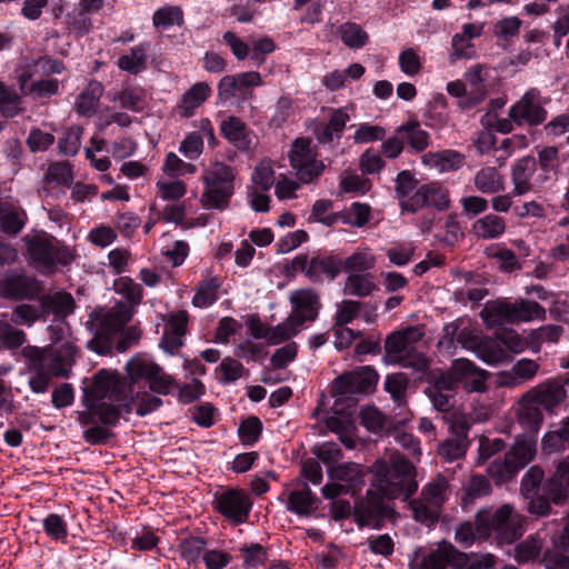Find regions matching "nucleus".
I'll return each mask as SVG.
<instances>
[{
  "instance_id": "nucleus-1",
  "label": "nucleus",
  "mask_w": 569,
  "mask_h": 569,
  "mask_svg": "<svg viewBox=\"0 0 569 569\" xmlns=\"http://www.w3.org/2000/svg\"><path fill=\"white\" fill-rule=\"evenodd\" d=\"M92 395L97 399L116 401L126 413L133 408L138 416H146L162 405V400L146 390H134V383L128 382L119 375L100 370L93 377Z\"/></svg>"
},
{
  "instance_id": "nucleus-2",
  "label": "nucleus",
  "mask_w": 569,
  "mask_h": 569,
  "mask_svg": "<svg viewBox=\"0 0 569 569\" xmlns=\"http://www.w3.org/2000/svg\"><path fill=\"white\" fill-rule=\"evenodd\" d=\"M375 486L389 499L407 500L418 489L416 468L399 452H390L372 466Z\"/></svg>"
},
{
  "instance_id": "nucleus-3",
  "label": "nucleus",
  "mask_w": 569,
  "mask_h": 569,
  "mask_svg": "<svg viewBox=\"0 0 569 569\" xmlns=\"http://www.w3.org/2000/svg\"><path fill=\"white\" fill-rule=\"evenodd\" d=\"M477 532L481 539L495 533L500 545H510L525 533L526 517L510 503L497 509L483 508L476 513Z\"/></svg>"
},
{
  "instance_id": "nucleus-4",
  "label": "nucleus",
  "mask_w": 569,
  "mask_h": 569,
  "mask_svg": "<svg viewBox=\"0 0 569 569\" xmlns=\"http://www.w3.org/2000/svg\"><path fill=\"white\" fill-rule=\"evenodd\" d=\"M536 453V440L529 436H519L506 452L503 460H495L488 466V473L498 483L506 482L530 463Z\"/></svg>"
},
{
  "instance_id": "nucleus-5",
  "label": "nucleus",
  "mask_w": 569,
  "mask_h": 569,
  "mask_svg": "<svg viewBox=\"0 0 569 569\" xmlns=\"http://www.w3.org/2000/svg\"><path fill=\"white\" fill-rule=\"evenodd\" d=\"M378 375L370 367H360L352 372L343 373L332 382L331 393L336 398L335 409L339 411V402L347 400L348 406H355V393L368 392L377 383Z\"/></svg>"
},
{
  "instance_id": "nucleus-6",
  "label": "nucleus",
  "mask_w": 569,
  "mask_h": 569,
  "mask_svg": "<svg viewBox=\"0 0 569 569\" xmlns=\"http://www.w3.org/2000/svg\"><path fill=\"white\" fill-rule=\"evenodd\" d=\"M132 307L118 302L111 308H99L92 311L87 327L96 339L108 338L117 333L132 317Z\"/></svg>"
},
{
  "instance_id": "nucleus-7",
  "label": "nucleus",
  "mask_w": 569,
  "mask_h": 569,
  "mask_svg": "<svg viewBox=\"0 0 569 569\" xmlns=\"http://www.w3.org/2000/svg\"><path fill=\"white\" fill-rule=\"evenodd\" d=\"M126 369L132 383L144 379L150 390L159 395H168L174 387V380L151 359L136 357L127 363Z\"/></svg>"
},
{
  "instance_id": "nucleus-8",
  "label": "nucleus",
  "mask_w": 569,
  "mask_h": 569,
  "mask_svg": "<svg viewBox=\"0 0 569 569\" xmlns=\"http://www.w3.org/2000/svg\"><path fill=\"white\" fill-rule=\"evenodd\" d=\"M289 159L297 178L303 183L315 181L326 168L325 163L317 159L311 141L305 138L292 142Z\"/></svg>"
},
{
  "instance_id": "nucleus-9",
  "label": "nucleus",
  "mask_w": 569,
  "mask_h": 569,
  "mask_svg": "<svg viewBox=\"0 0 569 569\" xmlns=\"http://www.w3.org/2000/svg\"><path fill=\"white\" fill-rule=\"evenodd\" d=\"M26 241L29 257L41 266L67 264L73 259L69 250L60 248L59 242L52 237L38 234L26 238Z\"/></svg>"
},
{
  "instance_id": "nucleus-10",
  "label": "nucleus",
  "mask_w": 569,
  "mask_h": 569,
  "mask_svg": "<svg viewBox=\"0 0 569 569\" xmlns=\"http://www.w3.org/2000/svg\"><path fill=\"white\" fill-rule=\"evenodd\" d=\"M262 83L261 76L256 71L224 76L218 84V97L221 101L232 99L246 100L252 97L251 88Z\"/></svg>"
},
{
  "instance_id": "nucleus-11",
  "label": "nucleus",
  "mask_w": 569,
  "mask_h": 569,
  "mask_svg": "<svg viewBox=\"0 0 569 569\" xmlns=\"http://www.w3.org/2000/svg\"><path fill=\"white\" fill-rule=\"evenodd\" d=\"M508 116L518 126H538L546 120L547 111L541 106L539 92L531 89L509 109Z\"/></svg>"
},
{
  "instance_id": "nucleus-12",
  "label": "nucleus",
  "mask_w": 569,
  "mask_h": 569,
  "mask_svg": "<svg viewBox=\"0 0 569 569\" xmlns=\"http://www.w3.org/2000/svg\"><path fill=\"white\" fill-rule=\"evenodd\" d=\"M463 562V553L449 543H441L429 555L416 553L410 561V569H446L447 566L459 567Z\"/></svg>"
},
{
  "instance_id": "nucleus-13",
  "label": "nucleus",
  "mask_w": 569,
  "mask_h": 569,
  "mask_svg": "<svg viewBox=\"0 0 569 569\" xmlns=\"http://www.w3.org/2000/svg\"><path fill=\"white\" fill-rule=\"evenodd\" d=\"M289 301L292 306L291 316L301 325L306 321H315L321 308L320 295L311 288H301L290 293Z\"/></svg>"
},
{
  "instance_id": "nucleus-14",
  "label": "nucleus",
  "mask_w": 569,
  "mask_h": 569,
  "mask_svg": "<svg viewBox=\"0 0 569 569\" xmlns=\"http://www.w3.org/2000/svg\"><path fill=\"white\" fill-rule=\"evenodd\" d=\"M21 355L27 360L28 370L33 373L29 380V387L36 393L46 392L53 376L44 368L46 355L42 348L27 346L21 350Z\"/></svg>"
},
{
  "instance_id": "nucleus-15",
  "label": "nucleus",
  "mask_w": 569,
  "mask_h": 569,
  "mask_svg": "<svg viewBox=\"0 0 569 569\" xmlns=\"http://www.w3.org/2000/svg\"><path fill=\"white\" fill-rule=\"evenodd\" d=\"M46 355L44 368L53 377H68L74 362L77 349L70 341L42 349Z\"/></svg>"
},
{
  "instance_id": "nucleus-16",
  "label": "nucleus",
  "mask_w": 569,
  "mask_h": 569,
  "mask_svg": "<svg viewBox=\"0 0 569 569\" xmlns=\"http://www.w3.org/2000/svg\"><path fill=\"white\" fill-rule=\"evenodd\" d=\"M2 292L12 298H32L40 291L39 282L23 270H10L0 281Z\"/></svg>"
},
{
  "instance_id": "nucleus-17",
  "label": "nucleus",
  "mask_w": 569,
  "mask_h": 569,
  "mask_svg": "<svg viewBox=\"0 0 569 569\" xmlns=\"http://www.w3.org/2000/svg\"><path fill=\"white\" fill-rule=\"evenodd\" d=\"M451 368L455 378L467 391L482 392L486 390L488 372L476 367L470 360L465 358L456 359Z\"/></svg>"
},
{
  "instance_id": "nucleus-18",
  "label": "nucleus",
  "mask_w": 569,
  "mask_h": 569,
  "mask_svg": "<svg viewBox=\"0 0 569 569\" xmlns=\"http://www.w3.org/2000/svg\"><path fill=\"white\" fill-rule=\"evenodd\" d=\"M527 393L548 412H552L567 398L566 389L552 378L532 387Z\"/></svg>"
},
{
  "instance_id": "nucleus-19",
  "label": "nucleus",
  "mask_w": 569,
  "mask_h": 569,
  "mask_svg": "<svg viewBox=\"0 0 569 569\" xmlns=\"http://www.w3.org/2000/svg\"><path fill=\"white\" fill-rule=\"evenodd\" d=\"M250 502L244 493L230 490L217 499V509L234 522H243L248 516Z\"/></svg>"
},
{
  "instance_id": "nucleus-20",
  "label": "nucleus",
  "mask_w": 569,
  "mask_h": 569,
  "mask_svg": "<svg viewBox=\"0 0 569 569\" xmlns=\"http://www.w3.org/2000/svg\"><path fill=\"white\" fill-rule=\"evenodd\" d=\"M327 475L332 481H339L355 493L365 483L362 467L355 462L332 465L328 468Z\"/></svg>"
},
{
  "instance_id": "nucleus-21",
  "label": "nucleus",
  "mask_w": 569,
  "mask_h": 569,
  "mask_svg": "<svg viewBox=\"0 0 569 569\" xmlns=\"http://www.w3.org/2000/svg\"><path fill=\"white\" fill-rule=\"evenodd\" d=\"M385 512L381 497L373 491H368L365 499L359 501L355 508L356 521L359 526H369Z\"/></svg>"
},
{
  "instance_id": "nucleus-22",
  "label": "nucleus",
  "mask_w": 569,
  "mask_h": 569,
  "mask_svg": "<svg viewBox=\"0 0 569 569\" xmlns=\"http://www.w3.org/2000/svg\"><path fill=\"white\" fill-rule=\"evenodd\" d=\"M465 157L455 150L428 152L422 156V163L439 172L455 171L463 164Z\"/></svg>"
},
{
  "instance_id": "nucleus-23",
  "label": "nucleus",
  "mask_w": 569,
  "mask_h": 569,
  "mask_svg": "<svg viewBox=\"0 0 569 569\" xmlns=\"http://www.w3.org/2000/svg\"><path fill=\"white\" fill-rule=\"evenodd\" d=\"M221 132L237 149L247 151L251 147L247 126L237 117H228L221 122Z\"/></svg>"
},
{
  "instance_id": "nucleus-24",
  "label": "nucleus",
  "mask_w": 569,
  "mask_h": 569,
  "mask_svg": "<svg viewBox=\"0 0 569 569\" xmlns=\"http://www.w3.org/2000/svg\"><path fill=\"white\" fill-rule=\"evenodd\" d=\"M103 86L97 80H91L74 102L76 111L83 117H92L103 94Z\"/></svg>"
},
{
  "instance_id": "nucleus-25",
  "label": "nucleus",
  "mask_w": 569,
  "mask_h": 569,
  "mask_svg": "<svg viewBox=\"0 0 569 569\" xmlns=\"http://www.w3.org/2000/svg\"><path fill=\"white\" fill-rule=\"evenodd\" d=\"M536 171L535 160L530 157L517 161L512 168L513 196H522L532 189L530 179Z\"/></svg>"
},
{
  "instance_id": "nucleus-26",
  "label": "nucleus",
  "mask_w": 569,
  "mask_h": 569,
  "mask_svg": "<svg viewBox=\"0 0 569 569\" xmlns=\"http://www.w3.org/2000/svg\"><path fill=\"white\" fill-rule=\"evenodd\" d=\"M317 500L305 483L288 495L287 508L299 516H310L317 509Z\"/></svg>"
},
{
  "instance_id": "nucleus-27",
  "label": "nucleus",
  "mask_w": 569,
  "mask_h": 569,
  "mask_svg": "<svg viewBox=\"0 0 569 569\" xmlns=\"http://www.w3.org/2000/svg\"><path fill=\"white\" fill-rule=\"evenodd\" d=\"M301 326L302 325L295 317L289 315L283 322L269 327V330L259 331L257 336L263 337L270 345H279L296 336Z\"/></svg>"
},
{
  "instance_id": "nucleus-28",
  "label": "nucleus",
  "mask_w": 569,
  "mask_h": 569,
  "mask_svg": "<svg viewBox=\"0 0 569 569\" xmlns=\"http://www.w3.org/2000/svg\"><path fill=\"white\" fill-rule=\"evenodd\" d=\"M471 231L478 239H496L506 231V222L503 218L489 213L477 219L472 224Z\"/></svg>"
},
{
  "instance_id": "nucleus-29",
  "label": "nucleus",
  "mask_w": 569,
  "mask_h": 569,
  "mask_svg": "<svg viewBox=\"0 0 569 569\" xmlns=\"http://www.w3.org/2000/svg\"><path fill=\"white\" fill-rule=\"evenodd\" d=\"M517 417L520 423L535 430L543 421L541 407L527 392L518 401Z\"/></svg>"
},
{
  "instance_id": "nucleus-30",
  "label": "nucleus",
  "mask_w": 569,
  "mask_h": 569,
  "mask_svg": "<svg viewBox=\"0 0 569 569\" xmlns=\"http://www.w3.org/2000/svg\"><path fill=\"white\" fill-rule=\"evenodd\" d=\"M206 189L201 198L202 206L208 209H226L233 193V187L204 181Z\"/></svg>"
},
{
  "instance_id": "nucleus-31",
  "label": "nucleus",
  "mask_w": 569,
  "mask_h": 569,
  "mask_svg": "<svg viewBox=\"0 0 569 569\" xmlns=\"http://www.w3.org/2000/svg\"><path fill=\"white\" fill-rule=\"evenodd\" d=\"M349 121V114L342 109L332 111L328 123L316 129L315 133L319 142L327 143L335 138H340L346 123Z\"/></svg>"
},
{
  "instance_id": "nucleus-32",
  "label": "nucleus",
  "mask_w": 569,
  "mask_h": 569,
  "mask_svg": "<svg viewBox=\"0 0 569 569\" xmlns=\"http://www.w3.org/2000/svg\"><path fill=\"white\" fill-rule=\"evenodd\" d=\"M211 89L207 82H197L181 98L179 110L183 117L193 114L201 103L210 96Z\"/></svg>"
},
{
  "instance_id": "nucleus-33",
  "label": "nucleus",
  "mask_w": 569,
  "mask_h": 569,
  "mask_svg": "<svg viewBox=\"0 0 569 569\" xmlns=\"http://www.w3.org/2000/svg\"><path fill=\"white\" fill-rule=\"evenodd\" d=\"M397 133L406 139L416 152H421L429 146V133L423 130L418 121H408L397 129Z\"/></svg>"
},
{
  "instance_id": "nucleus-34",
  "label": "nucleus",
  "mask_w": 569,
  "mask_h": 569,
  "mask_svg": "<svg viewBox=\"0 0 569 569\" xmlns=\"http://www.w3.org/2000/svg\"><path fill=\"white\" fill-rule=\"evenodd\" d=\"M41 306L44 312L63 318L73 312L74 300L68 292H56L43 296L41 298Z\"/></svg>"
},
{
  "instance_id": "nucleus-35",
  "label": "nucleus",
  "mask_w": 569,
  "mask_h": 569,
  "mask_svg": "<svg viewBox=\"0 0 569 569\" xmlns=\"http://www.w3.org/2000/svg\"><path fill=\"white\" fill-rule=\"evenodd\" d=\"M475 187L482 193H497L505 189V179L493 167L479 170L473 178Z\"/></svg>"
},
{
  "instance_id": "nucleus-36",
  "label": "nucleus",
  "mask_w": 569,
  "mask_h": 569,
  "mask_svg": "<svg viewBox=\"0 0 569 569\" xmlns=\"http://www.w3.org/2000/svg\"><path fill=\"white\" fill-rule=\"evenodd\" d=\"M376 288L373 277L370 273H352L345 281L343 293L365 298L370 296Z\"/></svg>"
},
{
  "instance_id": "nucleus-37",
  "label": "nucleus",
  "mask_w": 569,
  "mask_h": 569,
  "mask_svg": "<svg viewBox=\"0 0 569 569\" xmlns=\"http://www.w3.org/2000/svg\"><path fill=\"white\" fill-rule=\"evenodd\" d=\"M338 34L340 36L342 43L349 49L363 48L369 40V36L363 28L351 21L341 23L338 27Z\"/></svg>"
},
{
  "instance_id": "nucleus-38",
  "label": "nucleus",
  "mask_w": 569,
  "mask_h": 569,
  "mask_svg": "<svg viewBox=\"0 0 569 569\" xmlns=\"http://www.w3.org/2000/svg\"><path fill=\"white\" fill-rule=\"evenodd\" d=\"M26 214L23 210L16 209L9 203H0V227L3 232L17 234L24 226Z\"/></svg>"
},
{
  "instance_id": "nucleus-39",
  "label": "nucleus",
  "mask_w": 569,
  "mask_h": 569,
  "mask_svg": "<svg viewBox=\"0 0 569 569\" xmlns=\"http://www.w3.org/2000/svg\"><path fill=\"white\" fill-rule=\"evenodd\" d=\"M449 487L448 479L438 475L423 487L420 496L423 497V501L427 500L442 510V506L448 498Z\"/></svg>"
},
{
  "instance_id": "nucleus-40",
  "label": "nucleus",
  "mask_w": 569,
  "mask_h": 569,
  "mask_svg": "<svg viewBox=\"0 0 569 569\" xmlns=\"http://www.w3.org/2000/svg\"><path fill=\"white\" fill-rule=\"evenodd\" d=\"M543 541L536 535L527 537L515 547V560L519 563L537 561L541 555Z\"/></svg>"
},
{
  "instance_id": "nucleus-41",
  "label": "nucleus",
  "mask_w": 569,
  "mask_h": 569,
  "mask_svg": "<svg viewBox=\"0 0 569 569\" xmlns=\"http://www.w3.org/2000/svg\"><path fill=\"white\" fill-rule=\"evenodd\" d=\"M481 360L489 365L503 362L508 359L507 352L501 348L500 342L495 338L481 337L475 352Z\"/></svg>"
},
{
  "instance_id": "nucleus-42",
  "label": "nucleus",
  "mask_w": 569,
  "mask_h": 569,
  "mask_svg": "<svg viewBox=\"0 0 569 569\" xmlns=\"http://www.w3.org/2000/svg\"><path fill=\"white\" fill-rule=\"evenodd\" d=\"M21 103V93L0 80V113L10 118L16 117L23 111Z\"/></svg>"
},
{
  "instance_id": "nucleus-43",
  "label": "nucleus",
  "mask_w": 569,
  "mask_h": 569,
  "mask_svg": "<svg viewBox=\"0 0 569 569\" xmlns=\"http://www.w3.org/2000/svg\"><path fill=\"white\" fill-rule=\"evenodd\" d=\"M376 263L375 256L368 250H359L341 261V269L349 273H366Z\"/></svg>"
},
{
  "instance_id": "nucleus-44",
  "label": "nucleus",
  "mask_w": 569,
  "mask_h": 569,
  "mask_svg": "<svg viewBox=\"0 0 569 569\" xmlns=\"http://www.w3.org/2000/svg\"><path fill=\"white\" fill-rule=\"evenodd\" d=\"M511 303L507 301H495L488 303L480 316L488 326L502 325L505 322H511Z\"/></svg>"
},
{
  "instance_id": "nucleus-45",
  "label": "nucleus",
  "mask_w": 569,
  "mask_h": 569,
  "mask_svg": "<svg viewBox=\"0 0 569 569\" xmlns=\"http://www.w3.org/2000/svg\"><path fill=\"white\" fill-rule=\"evenodd\" d=\"M409 505L415 520L422 525L431 526L440 517V507H437L427 500L423 501L422 496H420L418 499L411 500Z\"/></svg>"
},
{
  "instance_id": "nucleus-46",
  "label": "nucleus",
  "mask_w": 569,
  "mask_h": 569,
  "mask_svg": "<svg viewBox=\"0 0 569 569\" xmlns=\"http://www.w3.org/2000/svg\"><path fill=\"white\" fill-rule=\"evenodd\" d=\"M143 98V90L136 87H124L110 97L113 102H119L122 108L133 112L142 110Z\"/></svg>"
},
{
  "instance_id": "nucleus-47",
  "label": "nucleus",
  "mask_w": 569,
  "mask_h": 569,
  "mask_svg": "<svg viewBox=\"0 0 569 569\" xmlns=\"http://www.w3.org/2000/svg\"><path fill=\"white\" fill-rule=\"evenodd\" d=\"M468 447L467 436L457 435L453 438L446 439L438 446V455L448 462L462 458Z\"/></svg>"
},
{
  "instance_id": "nucleus-48",
  "label": "nucleus",
  "mask_w": 569,
  "mask_h": 569,
  "mask_svg": "<svg viewBox=\"0 0 569 569\" xmlns=\"http://www.w3.org/2000/svg\"><path fill=\"white\" fill-rule=\"evenodd\" d=\"M511 322L531 321L541 319L545 316V309L536 301L521 300L511 303Z\"/></svg>"
},
{
  "instance_id": "nucleus-49",
  "label": "nucleus",
  "mask_w": 569,
  "mask_h": 569,
  "mask_svg": "<svg viewBox=\"0 0 569 569\" xmlns=\"http://www.w3.org/2000/svg\"><path fill=\"white\" fill-rule=\"evenodd\" d=\"M147 53L143 46H138L130 49L128 54L119 58L118 67L121 70L130 73H138L146 67Z\"/></svg>"
},
{
  "instance_id": "nucleus-50",
  "label": "nucleus",
  "mask_w": 569,
  "mask_h": 569,
  "mask_svg": "<svg viewBox=\"0 0 569 569\" xmlns=\"http://www.w3.org/2000/svg\"><path fill=\"white\" fill-rule=\"evenodd\" d=\"M340 271L341 260L336 257L312 258V279H320L322 276L335 279Z\"/></svg>"
},
{
  "instance_id": "nucleus-51",
  "label": "nucleus",
  "mask_w": 569,
  "mask_h": 569,
  "mask_svg": "<svg viewBox=\"0 0 569 569\" xmlns=\"http://www.w3.org/2000/svg\"><path fill=\"white\" fill-rule=\"evenodd\" d=\"M90 396L96 401L91 406L93 412L99 417L100 421L104 425L113 426L118 422L120 410L113 405L116 401L109 399H97L90 389Z\"/></svg>"
},
{
  "instance_id": "nucleus-52",
  "label": "nucleus",
  "mask_w": 569,
  "mask_h": 569,
  "mask_svg": "<svg viewBox=\"0 0 569 569\" xmlns=\"http://www.w3.org/2000/svg\"><path fill=\"white\" fill-rule=\"evenodd\" d=\"M60 82L57 79H41L29 84L21 96H31L33 99H49L59 93Z\"/></svg>"
},
{
  "instance_id": "nucleus-53",
  "label": "nucleus",
  "mask_w": 569,
  "mask_h": 569,
  "mask_svg": "<svg viewBox=\"0 0 569 569\" xmlns=\"http://www.w3.org/2000/svg\"><path fill=\"white\" fill-rule=\"evenodd\" d=\"M452 52L449 56L450 63H456L458 60H470L476 58V49L473 43L465 37V34L457 33L451 42Z\"/></svg>"
},
{
  "instance_id": "nucleus-54",
  "label": "nucleus",
  "mask_w": 569,
  "mask_h": 569,
  "mask_svg": "<svg viewBox=\"0 0 569 569\" xmlns=\"http://www.w3.org/2000/svg\"><path fill=\"white\" fill-rule=\"evenodd\" d=\"M203 181L233 187V169L223 162H214L204 171Z\"/></svg>"
},
{
  "instance_id": "nucleus-55",
  "label": "nucleus",
  "mask_w": 569,
  "mask_h": 569,
  "mask_svg": "<svg viewBox=\"0 0 569 569\" xmlns=\"http://www.w3.org/2000/svg\"><path fill=\"white\" fill-rule=\"evenodd\" d=\"M219 286L220 283L216 278L204 280L200 283L192 299V303L199 308H204L212 305L218 298L217 289Z\"/></svg>"
},
{
  "instance_id": "nucleus-56",
  "label": "nucleus",
  "mask_w": 569,
  "mask_h": 569,
  "mask_svg": "<svg viewBox=\"0 0 569 569\" xmlns=\"http://www.w3.org/2000/svg\"><path fill=\"white\" fill-rule=\"evenodd\" d=\"M183 21V13L180 7L177 6H166L163 8L158 9L152 18V22L154 27H171V26H180Z\"/></svg>"
},
{
  "instance_id": "nucleus-57",
  "label": "nucleus",
  "mask_w": 569,
  "mask_h": 569,
  "mask_svg": "<svg viewBox=\"0 0 569 569\" xmlns=\"http://www.w3.org/2000/svg\"><path fill=\"white\" fill-rule=\"evenodd\" d=\"M114 291L124 296L130 302V307L140 303L142 299V289L140 284L136 283L130 277H120L113 283Z\"/></svg>"
},
{
  "instance_id": "nucleus-58",
  "label": "nucleus",
  "mask_w": 569,
  "mask_h": 569,
  "mask_svg": "<svg viewBox=\"0 0 569 569\" xmlns=\"http://www.w3.org/2000/svg\"><path fill=\"white\" fill-rule=\"evenodd\" d=\"M41 74V68L38 59H27L16 69V78L22 94L29 87V81L36 76Z\"/></svg>"
},
{
  "instance_id": "nucleus-59",
  "label": "nucleus",
  "mask_w": 569,
  "mask_h": 569,
  "mask_svg": "<svg viewBox=\"0 0 569 569\" xmlns=\"http://www.w3.org/2000/svg\"><path fill=\"white\" fill-rule=\"evenodd\" d=\"M362 307H368L365 303L355 300H343L337 306L335 316V325L343 327L350 323L360 312Z\"/></svg>"
},
{
  "instance_id": "nucleus-60",
  "label": "nucleus",
  "mask_w": 569,
  "mask_h": 569,
  "mask_svg": "<svg viewBox=\"0 0 569 569\" xmlns=\"http://www.w3.org/2000/svg\"><path fill=\"white\" fill-rule=\"evenodd\" d=\"M206 540L201 537H190L181 540L179 551L188 562H196L204 552Z\"/></svg>"
},
{
  "instance_id": "nucleus-61",
  "label": "nucleus",
  "mask_w": 569,
  "mask_h": 569,
  "mask_svg": "<svg viewBox=\"0 0 569 569\" xmlns=\"http://www.w3.org/2000/svg\"><path fill=\"white\" fill-rule=\"evenodd\" d=\"M252 182L262 191H267L274 184V171L269 160H261L252 172Z\"/></svg>"
},
{
  "instance_id": "nucleus-62",
  "label": "nucleus",
  "mask_w": 569,
  "mask_h": 569,
  "mask_svg": "<svg viewBox=\"0 0 569 569\" xmlns=\"http://www.w3.org/2000/svg\"><path fill=\"white\" fill-rule=\"evenodd\" d=\"M545 478L543 470L538 466H532L528 469L521 479L520 492L523 498H529L530 495L537 493V489Z\"/></svg>"
},
{
  "instance_id": "nucleus-63",
  "label": "nucleus",
  "mask_w": 569,
  "mask_h": 569,
  "mask_svg": "<svg viewBox=\"0 0 569 569\" xmlns=\"http://www.w3.org/2000/svg\"><path fill=\"white\" fill-rule=\"evenodd\" d=\"M82 128L71 127L59 140V150L66 156H74L81 146Z\"/></svg>"
},
{
  "instance_id": "nucleus-64",
  "label": "nucleus",
  "mask_w": 569,
  "mask_h": 569,
  "mask_svg": "<svg viewBox=\"0 0 569 569\" xmlns=\"http://www.w3.org/2000/svg\"><path fill=\"white\" fill-rule=\"evenodd\" d=\"M545 493L552 503L562 505L569 497V487L552 475L545 483Z\"/></svg>"
}]
</instances>
